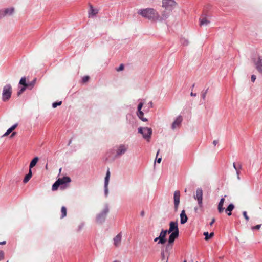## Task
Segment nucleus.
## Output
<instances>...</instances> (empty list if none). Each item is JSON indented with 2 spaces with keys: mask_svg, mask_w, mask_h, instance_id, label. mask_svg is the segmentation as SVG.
Here are the masks:
<instances>
[{
  "mask_svg": "<svg viewBox=\"0 0 262 262\" xmlns=\"http://www.w3.org/2000/svg\"><path fill=\"white\" fill-rule=\"evenodd\" d=\"M137 13L146 19L153 21H157L158 12L153 8L140 9L138 10Z\"/></svg>",
  "mask_w": 262,
  "mask_h": 262,
  "instance_id": "obj_1",
  "label": "nucleus"
},
{
  "mask_svg": "<svg viewBox=\"0 0 262 262\" xmlns=\"http://www.w3.org/2000/svg\"><path fill=\"white\" fill-rule=\"evenodd\" d=\"M12 92V87L10 84H6L4 86L2 93L3 101H7L11 98Z\"/></svg>",
  "mask_w": 262,
  "mask_h": 262,
  "instance_id": "obj_2",
  "label": "nucleus"
},
{
  "mask_svg": "<svg viewBox=\"0 0 262 262\" xmlns=\"http://www.w3.org/2000/svg\"><path fill=\"white\" fill-rule=\"evenodd\" d=\"M138 133L142 134L143 137L147 141H149L151 138L152 131L150 128L140 127L138 128Z\"/></svg>",
  "mask_w": 262,
  "mask_h": 262,
  "instance_id": "obj_3",
  "label": "nucleus"
},
{
  "mask_svg": "<svg viewBox=\"0 0 262 262\" xmlns=\"http://www.w3.org/2000/svg\"><path fill=\"white\" fill-rule=\"evenodd\" d=\"M109 211L108 207L106 205L103 210L99 213L96 217V221L99 223L103 222L106 218V216Z\"/></svg>",
  "mask_w": 262,
  "mask_h": 262,
  "instance_id": "obj_4",
  "label": "nucleus"
},
{
  "mask_svg": "<svg viewBox=\"0 0 262 262\" xmlns=\"http://www.w3.org/2000/svg\"><path fill=\"white\" fill-rule=\"evenodd\" d=\"M176 6V3L173 0H162V7L166 10L171 11Z\"/></svg>",
  "mask_w": 262,
  "mask_h": 262,
  "instance_id": "obj_5",
  "label": "nucleus"
},
{
  "mask_svg": "<svg viewBox=\"0 0 262 262\" xmlns=\"http://www.w3.org/2000/svg\"><path fill=\"white\" fill-rule=\"evenodd\" d=\"M194 199L197 200L198 205L200 207L203 206V190L202 188H198L194 195Z\"/></svg>",
  "mask_w": 262,
  "mask_h": 262,
  "instance_id": "obj_6",
  "label": "nucleus"
},
{
  "mask_svg": "<svg viewBox=\"0 0 262 262\" xmlns=\"http://www.w3.org/2000/svg\"><path fill=\"white\" fill-rule=\"evenodd\" d=\"M128 148V145L126 144H120L116 149V156H120L124 154Z\"/></svg>",
  "mask_w": 262,
  "mask_h": 262,
  "instance_id": "obj_7",
  "label": "nucleus"
},
{
  "mask_svg": "<svg viewBox=\"0 0 262 262\" xmlns=\"http://www.w3.org/2000/svg\"><path fill=\"white\" fill-rule=\"evenodd\" d=\"M168 239V243L166 245V249H168V248H171L172 244L174 241V240L178 237L179 233L177 232H172L170 233Z\"/></svg>",
  "mask_w": 262,
  "mask_h": 262,
  "instance_id": "obj_8",
  "label": "nucleus"
},
{
  "mask_svg": "<svg viewBox=\"0 0 262 262\" xmlns=\"http://www.w3.org/2000/svg\"><path fill=\"white\" fill-rule=\"evenodd\" d=\"M167 231L169 234L172 232L179 233L178 223L177 222H170L169 223V228Z\"/></svg>",
  "mask_w": 262,
  "mask_h": 262,
  "instance_id": "obj_9",
  "label": "nucleus"
},
{
  "mask_svg": "<svg viewBox=\"0 0 262 262\" xmlns=\"http://www.w3.org/2000/svg\"><path fill=\"white\" fill-rule=\"evenodd\" d=\"M180 199V192L179 190H176L174 192L173 200H174V206L176 211L178 210Z\"/></svg>",
  "mask_w": 262,
  "mask_h": 262,
  "instance_id": "obj_10",
  "label": "nucleus"
},
{
  "mask_svg": "<svg viewBox=\"0 0 262 262\" xmlns=\"http://www.w3.org/2000/svg\"><path fill=\"white\" fill-rule=\"evenodd\" d=\"M168 233V231L167 230H162L160 235L159 238L160 241L158 242V244H164L165 243L166 240V235Z\"/></svg>",
  "mask_w": 262,
  "mask_h": 262,
  "instance_id": "obj_11",
  "label": "nucleus"
},
{
  "mask_svg": "<svg viewBox=\"0 0 262 262\" xmlns=\"http://www.w3.org/2000/svg\"><path fill=\"white\" fill-rule=\"evenodd\" d=\"M183 118L181 116H179L177 117L176 120L173 121L171 125L172 129L174 130L177 128H178L180 126L181 123L182 122Z\"/></svg>",
  "mask_w": 262,
  "mask_h": 262,
  "instance_id": "obj_12",
  "label": "nucleus"
},
{
  "mask_svg": "<svg viewBox=\"0 0 262 262\" xmlns=\"http://www.w3.org/2000/svg\"><path fill=\"white\" fill-rule=\"evenodd\" d=\"M254 63L257 70L262 74V58L259 56L257 60L254 61Z\"/></svg>",
  "mask_w": 262,
  "mask_h": 262,
  "instance_id": "obj_13",
  "label": "nucleus"
},
{
  "mask_svg": "<svg viewBox=\"0 0 262 262\" xmlns=\"http://www.w3.org/2000/svg\"><path fill=\"white\" fill-rule=\"evenodd\" d=\"M122 238V234L121 233L118 234L113 238V243L116 247H118L120 245Z\"/></svg>",
  "mask_w": 262,
  "mask_h": 262,
  "instance_id": "obj_14",
  "label": "nucleus"
},
{
  "mask_svg": "<svg viewBox=\"0 0 262 262\" xmlns=\"http://www.w3.org/2000/svg\"><path fill=\"white\" fill-rule=\"evenodd\" d=\"M168 16L169 14L165 11L163 12L161 15H159V13L158 12V18L157 21H162L164 20H166L168 17Z\"/></svg>",
  "mask_w": 262,
  "mask_h": 262,
  "instance_id": "obj_15",
  "label": "nucleus"
},
{
  "mask_svg": "<svg viewBox=\"0 0 262 262\" xmlns=\"http://www.w3.org/2000/svg\"><path fill=\"white\" fill-rule=\"evenodd\" d=\"M2 11L3 12V17H5L6 16H9L12 15L14 11V9L13 8L11 7L6 8L5 9H2Z\"/></svg>",
  "mask_w": 262,
  "mask_h": 262,
  "instance_id": "obj_16",
  "label": "nucleus"
},
{
  "mask_svg": "<svg viewBox=\"0 0 262 262\" xmlns=\"http://www.w3.org/2000/svg\"><path fill=\"white\" fill-rule=\"evenodd\" d=\"M188 220L187 216L186 214L185 211L183 210L180 214V221L182 224H184L187 222Z\"/></svg>",
  "mask_w": 262,
  "mask_h": 262,
  "instance_id": "obj_17",
  "label": "nucleus"
},
{
  "mask_svg": "<svg viewBox=\"0 0 262 262\" xmlns=\"http://www.w3.org/2000/svg\"><path fill=\"white\" fill-rule=\"evenodd\" d=\"M98 12V10L94 9L92 5L90 6V9L89 12V17H92L95 16Z\"/></svg>",
  "mask_w": 262,
  "mask_h": 262,
  "instance_id": "obj_18",
  "label": "nucleus"
},
{
  "mask_svg": "<svg viewBox=\"0 0 262 262\" xmlns=\"http://www.w3.org/2000/svg\"><path fill=\"white\" fill-rule=\"evenodd\" d=\"M58 181H60L59 183L60 185L68 183H69L71 181V179L69 177H64L62 178H59L58 179Z\"/></svg>",
  "mask_w": 262,
  "mask_h": 262,
  "instance_id": "obj_19",
  "label": "nucleus"
},
{
  "mask_svg": "<svg viewBox=\"0 0 262 262\" xmlns=\"http://www.w3.org/2000/svg\"><path fill=\"white\" fill-rule=\"evenodd\" d=\"M210 23V21L206 17H202L200 19V26H207Z\"/></svg>",
  "mask_w": 262,
  "mask_h": 262,
  "instance_id": "obj_20",
  "label": "nucleus"
},
{
  "mask_svg": "<svg viewBox=\"0 0 262 262\" xmlns=\"http://www.w3.org/2000/svg\"><path fill=\"white\" fill-rule=\"evenodd\" d=\"M143 105V103L142 102H140L138 106V116L139 117V118L143 117L144 115L143 112L141 111Z\"/></svg>",
  "mask_w": 262,
  "mask_h": 262,
  "instance_id": "obj_21",
  "label": "nucleus"
},
{
  "mask_svg": "<svg viewBox=\"0 0 262 262\" xmlns=\"http://www.w3.org/2000/svg\"><path fill=\"white\" fill-rule=\"evenodd\" d=\"M38 158L37 157H34L31 161L29 165V169H31L33 167L35 166L37 162L38 161Z\"/></svg>",
  "mask_w": 262,
  "mask_h": 262,
  "instance_id": "obj_22",
  "label": "nucleus"
},
{
  "mask_svg": "<svg viewBox=\"0 0 262 262\" xmlns=\"http://www.w3.org/2000/svg\"><path fill=\"white\" fill-rule=\"evenodd\" d=\"M234 206L233 204H230L228 205L226 209L225 210V211L226 213H227L228 215H231L232 214V211L234 209Z\"/></svg>",
  "mask_w": 262,
  "mask_h": 262,
  "instance_id": "obj_23",
  "label": "nucleus"
},
{
  "mask_svg": "<svg viewBox=\"0 0 262 262\" xmlns=\"http://www.w3.org/2000/svg\"><path fill=\"white\" fill-rule=\"evenodd\" d=\"M32 176V170L31 169H29L28 173L25 177L23 182L24 183H27L29 180L31 179Z\"/></svg>",
  "mask_w": 262,
  "mask_h": 262,
  "instance_id": "obj_24",
  "label": "nucleus"
},
{
  "mask_svg": "<svg viewBox=\"0 0 262 262\" xmlns=\"http://www.w3.org/2000/svg\"><path fill=\"white\" fill-rule=\"evenodd\" d=\"M110 178V172L109 169L107 170L104 180V185L108 186Z\"/></svg>",
  "mask_w": 262,
  "mask_h": 262,
  "instance_id": "obj_25",
  "label": "nucleus"
},
{
  "mask_svg": "<svg viewBox=\"0 0 262 262\" xmlns=\"http://www.w3.org/2000/svg\"><path fill=\"white\" fill-rule=\"evenodd\" d=\"M203 234L205 236V239L207 241L213 236L214 233L211 232L210 234H209L208 232H204Z\"/></svg>",
  "mask_w": 262,
  "mask_h": 262,
  "instance_id": "obj_26",
  "label": "nucleus"
},
{
  "mask_svg": "<svg viewBox=\"0 0 262 262\" xmlns=\"http://www.w3.org/2000/svg\"><path fill=\"white\" fill-rule=\"evenodd\" d=\"M60 181H58V180L55 182V183L52 185V189L53 191L56 190L58 187L60 185L59 183Z\"/></svg>",
  "mask_w": 262,
  "mask_h": 262,
  "instance_id": "obj_27",
  "label": "nucleus"
},
{
  "mask_svg": "<svg viewBox=\"0 0 262 262\" xmlns=\"http://www.w3.org/2000/svg\"><path fill=\"white\" fill-rule=\"evenodd\" d=\"M19 84L23 85L24 86L28 87L29 86V84L26 83V78L22 77L19 81Z\"/></svg>",
  "mask_w": 262,
  "mask_h": 262,
  "instance_id": "obj_28",
  "label": "nucleus"
},
{
  "mask_svg": "<svg viewBox=\"0 0 262 262\" xmlns=\"http://www.w3.org/2000/svg\"><path fill=\"white\" fill-rule=\"evenodd\" d=\"M223 204H222L221 203H219L217 206V210L220 213H221L223 212L225 208L223 207Z\"/></svg>",
  "mask_w": 262,
  "mask_h": 262,
  "instance_id": "obj_29",
  "label": "nucleus"
},
{
  "mask_svg": "<svg viewBox=\"0 0 262 262\" xmlns=\"http://www.w3.org/2000/svg\"><path fill=\"white\" fill-rule=\"evenodd\" d=\"M61 218L64 217L67 215V209L66 207L62 206L61 209Z\"/></svg>",
  "mask_w": 262,
  "mask_h": 262,
  "instance_id": "obj_30",
  "label": "nucleus"
},
{
  "mask_svg": "<svg viewBox=\"0 0 262 262\" xmlns=\"http://www.w3.org/2000/svg\"><path fill=\"white\" fill-rule=\"evenodd\" d=\"M181 43L183 46H186L189 44V41L185 38H182L181 39Z\"/></svg>",
  "mask_w": 262,
  "mask_h": 262,
  "instance_id": "obj_31",
  "label": "nucleus"
},
{
  "mask_svg": "<svg viewBox=\"0 0 262 262\" xmlns=\"http://www.w3.org/2000/svg\"><path fill=\"white\" fill-rule=\"evenodd\" d=\"M207 91L208 90H206L205 91H203L202 92H201V97L203 99V100H205V98H206V94H207Z\"/></svg>",
  "mask_w": 262,
  "mask_h": 262,
  "instance_id": "obj_32",
  "label": "nucleus"
},
{
  "mask_svg": "<svg viewBox=\"0 0 262 262\" xmlns=\"http://www.w3.org/2000/svg\"><path fill=\"white\" fill-rule=\"evenodd\" d=\"M61 103H62L61 101L54 102L52 104V107L53 108H56L57 106L60 105L61 104Z\"/></svg>",
  "mask_w": 262,
  "mask_h": 262,
  "instance_id": "obj_33",
  "label": "nucleus"
},
{
  "mask_svg": "<svg viewBox=\"0 0 262 262\" xmlns=\"http://www.w3.org/2000/svg\"><path fill=\"white\" fill-rule=\"evenodd\" d=\"M233 167L236 170V174L237 175V178L238 179H239V169L237 168L236 166V164L235 163H233Z\"/></svg>",
  "mask_w": 262,
  "mask_h": 262,
  "instance_id": "obj_34",
  "label": "nucleus"
},
{
  "mask_svg": "<svg viewBox=\"0 0 262 262\" xmlns=\"http://www.w3.org/2000/svg\"><path fill=\"white\" fill-rule=\"evenodd\" d=\"M104 194L106 196H107L108 195V186L104 185Z\"/></svg>",
  "mask_w": 262,
  "mask_h": 262,
  "instance_id": "obj_35",
  "label": "nucleus"
},
{
  "mask_svg": "<svg viewBox=\"0 0 262 262\" xmlns=\"http://www.w3.org/2000/svg\"><path fill=\"white\" fill-rule=\"evenodd\" d=\"M26 88L27 87L25 86H23V88H21L20 90L18 92L17 95L18 96L22 94V93L26 90Z\"/></svg>",
  "mask_w": 262,
  "mask_h": 262,
  "instance_id": "obj_36",
  "label": "nucleus"
},
{
  "mask_svg": "<svg viewBox=\"0 0 262 262\" xmlns=\"http://www.w3.org/2000/svg\"><path fill=\"white\" fill-rule=\"evenodd\" d=\"M243 215H244V216L245 219H246V220L247 221H249V218L248 216V215H247V212H246V211H244V212H243Z\"/></svg>",
  "mask_w": 262,
  "mask_h": 262,
  "instance_id": "obj_37",
  "label": "nucleus"
},
{
  "mask_svg": "<svg viewBox=\"0 0 262 262\" xmlns=\"http://www.w3.org/2000/svg\"><path fill=\"white\" fill-rule=\"evenodd\" d=\"M124 69V66L122 64H121L120 66L116 69L117 71H120L123 70Z\"/></svg>",
  "mask_w": 262,
  "mask_h": 262,
  "instance_id": "obj_38",
  "label": "nucleus"
},
{
  "mask_svg": "<svg viewBox=\"0 0 262 262\" xmlns=\"http://www.w3.org/2000/svg\"><path fill=\"white\" fill-rule=\"evenodd\" d=\"M89 79V77L88 76H84L83 78H82V82H86L88 81V80Z\"/></svg>",
  "mask_w": 262,
  "mask_h": 262,
  "instance_id": "obj_39",
  "label": "nucleus"
},
{
  "mask_svg": "<svg viewBox=\"0 0 262 262\" xmlns=\"http://www.w3.org/2000/svg\"><path fill=\"white\" fill-rule=\"evenodd\" d=\"M260 227H261V225H257L254 227H252V230H254V229L258 230L260 229Z\"/></svg>",
  "mask_w": 262,
  "mask_h": 262,
  "instance_id": "obj_40",
  "label": "nucleus"
},
{
  "mask_svg": "<svg viewBox=\"0 0 262 262\" xmlns=\"http://www.w3.org/2000/svg\"><path fill=\"white\" fill-rule=\"evenodd\" d=\"M4 258V253L3 251H0V260L3 259Z\"/></svg>",
  "mask_w": 262,
  "mask_h": 262,
  "instance_id": "obj_41",
  "label": "nucleus"
},
{
  "mask_svg": "<svg viewBox=\"0 0 262 262\" xmlns=\"http://www.w3.org/2000/svg\"><path fill=\"white\" fill-rule=\"evenodd\" d=\"M251 81H252L253 82H254L255 81V79H256V76H255V75H252L251 76Z\"/></svg>",
  "mask_w": 262,
  "mask_h": 262,
  "instance_id": "obj_42",
  "label": "nucleus"
},
{
  "mask_svg": "<svg viewBox=\"0 0 262 262\" xmlns=\"http://www.w3.org/2000/svg\"><path fill=\"white\" fill-rule=\"evenodd\" d=\"M35 79H34L33 81H32L30 84H29V86L30 85L31 86V88L33 87L34 84H35Z\"/></svg>",
  "mask_w": 262,
  "mask_h": 262,
  "instance_id": "obj_43",
  "label": "nucleus"
},
{
  "mask_svg": "<svg viewBox=\"0 0 262 262\" xmlns=\"http://www.w3.org/2000/svg\"><path fill=\"white\" fill-rule=\"evenodd\" d=\"M10 133H11L9 129H8L6 131V132L3 135V136H7Z\"/></svg>",
  "mask_w": 262,
  "mask_h": 262,
  "instance_id": "obj_44",
  "label": "nucleus"
},
{
  "mask_svg": "<svg viewBox=\"0 0 262 262\" xmlns=\"http://www.w3.org/2000/svg\"><path fill=\"white\" fill-rule=\"evenodd\" d=\"M148 110H147V111H148V110H149V108H151V107H152V102H151V101H150V102H149L148 103Z\"/></svg>",
  "mask_w": 262,
  "mask_h": 262,
  "instance_id": "obj_45",
  "label": "nucleus"
},
{
  "mask_svg": "<svg viewBox=\"0 0 262 262\" xmlns=\"http://www.w3.org/2000/svg\"><path fill=\"white\" fill-rule=\"evenodd\" d=\"M161 256L162 260H163L165 258V254H164V252H162L161 253Z\"/></svg>",
  "mask_w": 262,
  "mask_h": 262,
  "instance_id": "obj_46",
  "label": "nucleus"
},
{
  "mask_svg": "<svg viewBox=\"0 0 262 262\" xmlns=\"http://www.w3.org/2000/svg\"><path fill=\"white\" fill-rule=\"evenodd\" d=\"M17 126H18V124L16 123V124H14L13 126H12L11 127L13 129V130H14L17 127Z\"/></svg>",
  "mask_w": 262,
  "mask_h": 262,
  "instance_id": "obj_47",
  "label": "nucleus"
},
{
  "mask_svg": "<svg viewBox=\"0 0 262 262\" xmlns=\"http://www.w3.org/2000/svg\"><path fill=\"white\" fill-rule=\"evenodd\" d=\"M224 202H225V198H222L221 200H220V201L219 203H221L222 204H223L224 203Z\"/></svg>",
  "mask_w": 262,
  "mask_h": 262,
  "instance_id": "obj_48",
  "label": "nucleus"
},
{
  "mask_svg": "<svg viewBox=\"0 0 262 262\" xmlns=\"http://www.w3.org/2000/svg\"><path fill=\"white\" fill-rule=\"evenodd\" d=\"M3 17V12L2 10H0V19L2 18Z\"/></svg>",
  "mask_w": 262,
  "mask_h": 262,
  "instance_id": "obj_49",
  "label": "nucleus"
},
{
  "mask_svg": "<svg viewBox=\"0 0 262 262\" xmlns=\"http://www.w3.org/2000/svg\"><path fill=\"white\" fill-rule=\"evenodd\" d=\"M140 119H141L142 121L145 122L147 121V119L146 118H143V117L140 118Z\"/></svg>",
  "mask_w": 262,
  "mask_h": 262,
  "instance_id": "obj_50",
  "label": "nucleus"
},
{
  "mask_svg": "<svg viewBox=\"0 0 262 262\" xmlns=\"http://www.w3.org/2000/svg\"><path fill=\"white\" fill-rule=\"evenodd\" d=\"M215 222V219H212L211 222L210 223V225H212V224L214 223Z\"/></svg>",
  "mask_w": 262,
  "mask_h": 262,
  "instance_id": "obj_51",
  "label": "nucleus"
},
{
  "mask_svg": "<svg viewBox=\"0 0 262 262\" xmlns=\"http://www.w3.org/2000/svg\"><path fill=\"white\" fill-rule=\"evenodd\" d=\"M160 238H159V237H156V238H155L154 239V242H158L159 241H160Z\"/></svg>",
  "mask_w": 262,
  "mask_h": 262,
  "instance_id": "obj_52",
  "label": "nucleus"
},
{
  "mask_svg": "<svg viewBox=\"0 0 262 262\" xmlns=\"http://www.w3.org/2000/svg\"><path fill=\"white\" fill-rule=\"evenodd\" d=\"M218 142L216 140H214L213 141V144L214 145V146H216V145L217 144Z\"/></svg>",
  "mask_w": 262,
  "mask_h": 262,
  "instance_id": "obj_53",
  "label": "nucleus"
},
{
  "mask_svg": "<svg viewBox=\"0 0 262 262\" xmlns=\"http://www.w3.org/2000/svg\"><path fill=\"white\" fill-rule=\"evenodd\" d=\"M83 226H84L83 224H81L80 225H79V230L83 228Z\"/></svg>",
  "mask_w": 262,
  "mask_h": 262,
  "instance_id": "obj_54",
  "label": "nucleus"
},
{
  "mask_svg": "<svg viewBox=\"0 0 262 262\" xmlns=\"http://www.w3.org/2000/svg\"><path fill=\"white\" fill-rule=\"evenodd\" d=\"M161 160H162V159L161 158H159V159H158L157 160V163H160L161 162Z\"/></svg>",
  "mask_w": 262,
  "mask_h": 262,
  "instance_id": "obj_55",
  "label": "nucleus"
},
{
  "mask_svg": "<svg viewBox=\"0 0 262 262\" xmlns=\"http://www.w3.org/2000/svg\"><path fill=\"white\" fill-rule=\"evenodd\" d=\"M190 95L191 96H196V93H193V92H191V94H190Z\"/></svg>",
  "mask_w": 262,
  "mask_h": 262,
  "instance_id": "obj_56",
  "label": "nucleus"
},
{
  "mask_svg": "<svg viewBox=\"0 0 262 262\" xmlns=\"http://www.w3.org/2000/svg\"><path fill=\"white\" fill-rule=\"evenodd\" d=\"M6 244V242L5 241H3L2 242H0V245H4Z\"/></svg>",
  "mask_w": 262,
  "mask_h": 262,
  "instance_id": "obj_57",
  "label": "nucleus"
},
{
  "mask_svg": "<svg viewBox=\"0 0 262 262\" xmlns=\"http://www.w3.org/2000/svg\"><path fill=\"white\" fill-rule=\"evenodd\" d=\"M10 132L11 133L13 130V129L11 127L10 128L8 129Z\"/></svg>",
  "mask_w": 262,
  "mask_h": 262,
  "instance_id": "obj_58",
  "label": "nucleus"
},
{
  "mask_svg": "<svg viewBox=\"0 0 262 262\" xmlns=\"http://www.w3.org/2000/svg\"><path fill=\"white\" fill-rule=\"evenodd\" d=\"M10 132L11 133L13 130V129L11 127L10 128L8 129Z\"/></svg>",
  "mask_w": 262,
  "mask_h": 262,
  "instance_id": "obj_59",
  "label": "nucleus"
},
{
  "mask_svg": "<svg viewBox=\"0 0 262 262\" xmlns=\"http://www.w3.org/2000/svg\"><path fill=\"white\" fill-rule=\"evenodd\" d=\"M15 134H16V132H13V133L12 134V135H11V137H13V136H14Z\"/></svg>",
  "mask_w": 262,
  "mask_h": 262,
  "instance_id": "obj_60",
  "label": "nucleus"
},
{
  "mask_svg": "<svg viewBox=\"0 0 262 262\" xmlns=\"http://www.w3.org/2000/svg\"><path fill=\"white\" fill-rule=\"evenodd\" d=\"M141 215L142 216H143V215H144V211H142V212H141Z\"/></svg>",
  "mask_w": 262,
  "mask_h": 262,
  "instance_id": "obj_61",
  "label": "nucleus"
},
{
  "mask_svg": "<svg viewBox=\"0 0 262 262\" xmlns=\"http://www.w3.org/2000/svg\"><path fill=\"white\" fill-rule=\"evenodd\" d=\"M46 168L47 169L48 168V165L47 164L46 166Z\"/></svg>",
  "mask_w": 262,
  "mask_h": 262,
  "instance_id": "obj_62",
  "label": "nucleus"
},
{
  "mask_svg": "<svg viewBox=\"0 0 262 262\" xmlns=\"http://www.w3.org/2000/svg\"><path fill=\"white\" fill-rule=\"evenodd\" d=\"M241 168H242V166H241V165H239V169H241Z\"/></svg>",
  "mask_w": 262,
  "mask_h": 262,
  "instance_id": "obj_63",
  "label": "nucleus"
},
{
  "mask_svg": "<svg viewBox=\"0 0 262 262\" xmlns=\"http://www.w3.org/2000/svg\"><path fill=\"white\" fill-rule=\"evenodd\" d=\"M186 191H187V189H185V192H186Z\"/></svg>",
  "mask_w": 262,
  "mask_h": 262,
  "instance_id": "obj_64",
  "label": "nucleus"
}]
</instances>
